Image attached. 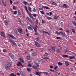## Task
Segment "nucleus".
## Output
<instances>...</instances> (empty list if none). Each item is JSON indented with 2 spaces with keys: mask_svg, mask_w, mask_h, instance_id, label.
Here are the masks:
<instances>
[{
  "mask_svg": "<svg viewBox=\"0 0 76 76\" xmlns=\"http://www.w3.org/2000/svg\"><path fill=\"white\" fill-rule=\"evenodd\" d=\"M42 73H43V74H45V75H48L49 74V73L48 72H42Z\"/></svg>",
  "mask_w": 76,
  "mask_h": 76,
  "instance_id": "20",
  "label": "nucleus"
},
{
  "mask_svg": "<svg viewBox=\"0 0 76 76\" xmlns=\"http://www.w3.org/2000/svg\"><path fill=\"white\" fill-rule=\"evenodd\" d=\"M27 70L28 71V72L31 71V69H29V68H27Z\"/></svg>",
  "mask_w": 76,
  "mask_h": 76,
  "instance_id": "40",
  "label": "nucleus"
},
{
  "mask_svg": "<svg viewBox=\"0 0 76 76\" xmlns=\"http://www.w3.org/2000/svg\"><path fill=\"white\" fill-rule=\"evenodd\" d=\"M60 33L61 34H63L64 33V32H63V31H60Z\"/></svg>",
  "mask_w": 76,
  "mask_h": 76,
  "instance_id": "60",
  "label": "nucleus"
},
{
  "mask_svg": "<svg viewBox=\"0 0 76 76\" xmlns=\"http://www.w3.org/2000/svg\"><path fill=\"white\" fill-rule=\"evenodd\" d=\"M17 13L18 15H21V13L20 12V10H18Z\"/></svg>",
  "mask_w": 76,
  "mask_h": 76,
  "instance_id": "21",
  "label": "nucleus"
},
{
  "mask_svg": "<svg viewBox=\"0 0 76 76\" xmlns=\"http://www.w3.org/2000/svg\"><path fill=\"white\" fill-rule=\"evenodd\" d=\"M51 47L53 51V52H56V50H55V47L53 46H51Z\"/></svg>",
  "mask_w": 76,
  "mask_h": 76,
  "instance_id": "11",
  "label": "nucleus"
},
{
  "mask_svg": "<svg viewBox=\"0 0 76 76\" xmlns=\"http://www.w3.org/2000/svg\"><path fill=\"white\" fill-rule=\"evenodd\" d=\"M3 52H4L5 53H6L7 52V51H6V49H4L3 50Z\"/></svg>",
  "mask_w": 76,
  "mask_h": 76,
  "instance_id": "43",
  "label": "nucleus"
},
{
  "mask_svg": "<svg viewBox=\"0 0 76 76\" xmlns=\"http://www.w3.org/2000/svg\"><path fill=\"white\" fill-rule=\"evenodd\" d=\"M70 70H71V71H73V69L72 68L70 69Z\"/></svg>",
  "mask_w": 76,
  "mask_h": 76,
  "instance_id": "61",
  "label": "nucleus"
},
{
  "mask_svg": "<svg viewBox=\"0 0 76 76\" xmlns=\"http://www.w3.org/2000/svg\"><path fill=\"white\" fill-rule=\"evenodd\" d=\"M73 23L74 24L75 26H76V22L75 21H73Z\"/></svg>",
  "mask_w": 76,
  "mask_h": 76,
  "instance_id": "34",
  "label": "nucleus"
},
{
  "mask_svg": "<svg viewBox=\"0 0 76 76\" xmlns=\"http://www.w3.org/2000/svg\"><path fill=\"white\" fill-rule=\"evenodd\" d=\"M46 34H48V35H50V33H48V32H46Z\"/></svg>",
  "mask_w": 76,
  "mask_h": 76,
  "instance_id": "57",
  "label": "nucleus"
},
{
  "mask_svg": "<svg viewBox=\"0 0 76 76\" xmlns=\"http://www.w3.org/2000/svg\"><path fill=\"white\" fill-rule=\"evenodd\" d=\"M37 15L36 14H33V16H34V17H35V18H36V17H37Z\"/></svg>",
  "mask_w": 76,
  "mask_h": 76,
  "instance_id": "38",
  "label": "nucleus"
},
{
  "mask_svg": "<svg viewBox=\"0 0 76 76\" xmlns=\"http://www.w3.org/2000/svg\"><path fill=\"white\" fill-rule=\"evenodd\" d=\"M72 31L73 33H75V32H76V31L74 30V29H72Z\"/></svg>",
  "mask_w": 76,
  "mask_h": 76,
  "instance_id": "33",
  "label": "nucleus"
},
{
  "mask_svg": "<svg viewBox=\"0 0 76 76\" xmlns=\"http://www.w3.org/2000/svg\"><path fill=\"white\" fill-rule=\"evenodd\" d=\"M18 31L20 34L22 33V30L21 28H19Z\"/></svg>",
  "mask_w": 76,
  "mask_h": 76,
  "instance_id": "15",
  "label": "nucleus"
},
{
  "mask_svg": "<svg viewBox=\"0 0 76 76\" xmlns=\"http://www.w3.org/2000/svg\"><path fill=\"white\" fill-rule=\"evenodd\" d=\"M36 75H39V73L37 72L36 73Z\"/></svg>",
  "mask_w": 76,
  "mask_h": 76,
  "instance_id": "39",
  "label": "nucleus"
},
{
  "mask_svg": "<svg viewBox=\"0 0 76 76\" xmlns=\"http://www.w3.org/2000/svg\"><path fill=\"white\" fill-rule=\"evenodd\" d=\"M13 9H14V10H15V9H16V7H15V6H13Z\"/></svg>",
  "mask_w": 76,
  "mask_h": 76,
  "instance_id": "49",
  "label": "nucleus"
},
{
  "mask_svg": "<svg viewBox=\"0 0 76 76\" xmlns=\"http://www.w3.org/2000/svg\"><path fill=\"white\" fill-rule=\"evenodd\" d=\"M62 57H65L66 58H68V56H67V55H63L62 56Z\"/></svg>",
  "mask_w": 76,
  "mask_h": 76,
  "instance_id": "24",
  "label": "nucleus"
},
{
  "mask_svg": "<svg viewBox=\"0 0 76 76\" xmlns=\"http://www.w3.org/2000/svg\"><path fill=\"white\" fill-rule=\"evenodd\" d=\"M57 66H55V67L54 68V69L55 70H56V69H57Z\"/></svg>",
  "mask_w": 76,
  "mask_h": 76,
  "instance_id": "56",
  "label": "nucleus"
},
{
  "mask_svg": "<svg viewBox=\"0 0 76 76\" xmlns=\"http://www.w3.org/2000/svg\"><path fill=\"white\" fill-rule=\"evenodd\" d=\"M32 68L34 69H37V66H33Z\"/></svg>",
  "mask_w": 76,
  "mask_h": 76,
  "instance_id": "26",
  "label": "nucleus"
},
{
  "mask_svg": "<svg viewBox=\"0 0 76 76\" xmlns=\"http://www.w3.org/2000/svg\"><path fill=\"white\" fill-rule=\"evenodd\" d=\"M10 75L11 76H16V75H15V74H14V73H11L10 74Z\"/></svg>",
  "mask_w": 76,
  "mask_h": 76,
  "instance_id": "31",
  "label": "nucleus"
},
{
  "mask_svg": "<svg viewBox=\"0 0 76 76\" xmlns=\"http://www.w3.org/2000/svg\"><path fill=\"white\" fill-rule=\"evenodd\" d=\"M19 61L21 63H24V61H23V59H22V58H20Z\"/></svg>",
  "mask_w": 76,
  "mask_h": 76,
  "instance_id": "13",
  "label": "nucleus"
},
{
  "mask_svg": "<svg viewBox=\"0 0 76 76\" xmlns=\"http://www.w3.org/2000/svg\"><path fill=\"white\" fill-rule=\"evenodd\" d=\"M2 3L4 6H6V1L5 0H2Z\"/></svg>",
  "mask_w": 76,
  "mask_h": 76,
  "instance_id": "8",
  "label": "nucleus"
},
{
  "mask_svg": "<svg viewBox=\"0 0 76 76\" xmlns=\"http://www.w3.org/2000/svg\"><path fill=\"white\" fill-rule=\"evenodd\" d=\"M10 4H12L13 3V2L11 0H10Z\"/></svg>",
  "mask_w": 76,
  "mask_h": 76,
  "instance_id": "55",
  "label": "nucleus"
},
{
  "mask_svg": "<svg viewBox=\"0 0 76 76\" xmlns=\"http://www.w3.org/2000/svg\"><path fill=\"white\" fill-rule=\"evenodd\" d=\"M62 7L64 8H66L67 7V5L66 4H64Z\"/></svg>",
  "mask_w": 76,
  "mask_h": 76,
  "instance_id": "16",
  "label": "nucleus"
},
{
  "mask_svg": "<svg viewBox=\"0 0 76 76\" xmlns=\"http://www.w3.org/2000/svg\"><path fill=\"white\" fill-rule=\"evenodd\" d=\"M69 57L70 59H72L73 58H75V56H69Z\"/></svg>",
  "mask_w": 76,
  "mask_h": 76,
  "instance_id": "27",
  "label": "nucleus"
},
{
  "mask_svg": "<svg viewBox=\"0 0 76 76\" xmlns=\"http://www.w3.org/2000/svg\"><path fill=\"white\" fill-rule=\"evenodd\" d=\"M42 23H45V21L44 20H42Z\"/></svg>",
  "mask_w": 76,
  "mask_h": 76,
  "instance_id": "51",
  "label": "nucleus"
},
{
  "mask_svg": "<svg viewBox=\"0 0 76 76\" xmlns=\"http://www.w3.org/2000/svg\"><path fill=\"white\" fill-rule=\"evenodd\" d=\"M15 33H17V30H15Z\"/></svg>",
  "mask_w": 76,
  "mask_h": 76,
  "instance_id": "62",
  "label": "nucleus"
},
{
  "mask_svg": "<svg viewBox=\"0 0 76 76\" xmlns=\"http://www.w3.org/2000/svg\"><path fill=\"white\" fill-rule=\"evenodd\" d=\"M9 23V21L7 20H6L4 21V23L5 25H7V24Z\"/></svg>",
  "mask_w": 76,
  "mask_h": 76,
  "instance_id": "17",
  "label": "nucleus"
},
{
  "mask_svg": "<svg viewBox=\"0 0 76 76\" xmlns=\"http://www.w3.org/2000/svg\"><path fill=\"white\" fill-rule=\"evenodd\" d=\"M1 37H3L4 38V37H5V34L3 32H1Z\"/></svg>",
  "mask_w": 76,
  "mask_h": 76,
  "instance_id": "12",
  "label": "nucleus"
},
{
  "mask_svg": "<svg viewBox=\"0 0 76 76\" xmlns=\"http://www.w3.org/2000/svg\"><path fill=\"white\" fill-rule=\"evenodd\" d=\"M33 29L36 33L37 32V27H34Z\"/></svg>",
  "mask_w": 76,
  "mask_h": 76,
  "instance_id": "14",
  "label": "nucleus"
},
{
  "mask_svg": "<svg viewBox=\"0 0 76 76\" xmlns=\"http://www.w3.org/2000/svg\"><path fill=\"white\" fill-rule=\"evenodd\" d=\"M35 45H36V46H37V47H40V45L38 44V42H37L35 41Z\"/></svg>",
  "mask_w": 76,
  "mask_h": 76,
  "instance_id": "9",
  "label": "nucleus"
},
{
  "mask_svg": "<svg viewBox=\"0 0 76 76\" xmlns=\"http://www.w3.org/2000/svg\"><path fill=\"white\" fill-rule=\"evenodd\" d=\"M56 38L57 39H61V37H57Z\"/></svg>",
  "mask_w": 76,
  "mask_h": 76,
  "instance_id": "50",
  "label": "nucleus"
},
{
  "mask_svg": "<svg viewBox=\"0 0 76 76\" xmlns=\"http://www.w3.org/2000/svg\"><path fill=\"white\" fill-rule=\"evenodd\" d=\"M17 75H18V76H20V74L19 73H17Z\"/></svg>",
  "mask_w": 76,
  "mask_h": 76,
  "instance_id": "63",
  "label": "nucleus"
},
{
  "mask_svg": "<svg viewBox=\"0 0 76 76\" xmlns=\"http://www.w3.org/2000/svg\"><path fill=\"white\" fill-rule=\"evenodd\" d=\"M63 25H64V24H63V22H61V26H63Z\"/></svg>",
  "mask_w": 76,
  "mask_h": 76,
  "instance_id": "45",
  "label": "nucleus"
},
{
  "mask_svg": "<svg viewBox=\"0 0 76 76\" xmlns=\"http://www.w3.org/2000/svg\"><path fill=\"white\" fill-rule=\"evenodd\" d=\"M28 9L30 12H32V8L30 7H28Z\"/></svg>",
  "mask_w": 76,
  "mask_h": 76,
  "instance_id": "19",
  "label": "nucleus"
},
{
  "mask_svg": "<svg viewBox=\"0 0 76 76\" xmlns=\"http://www.w3.org/2000/svg\"><path fill=\"white\" fill-rule=\"evenodd\" d=\"M36 24H38V20H36Z\"/></svg>",
  "mask_w": 76,
  "mask_h": 76,
  "instance_id": "64",
  "label": "nucleus"
},
{
  "mask_svg": "<svg viewBox=\"0 0 76 76\" xmlns=\"http://www.w3.org/2000/svg\"><path fill=\"white\" fill-rule=\"evenodd\" d=\"M23 3L25 5H26V4H28V3L27 2L24 1Z\"/></svg>",
  "mask_w": 76,
  "mask_h": 76,
  "instance_id": "36",
  "label": "nucleus"
},
{
  "mask_svg": "<svg viewBox=\"0 0 76 76\" xmlns=\"http://www.w3.org/2000/svg\"><path fill=\"white\" fill-rule=\"evenodd\" d=\"M45 6H42V8H43V9H45Z\"/></svg>",
  "mask_w": 76,
  "mask_h": 76,
  "instance_id": "52",
  "label": "nucleus"
},
{
  "mask_svg": "<svg viewBox=\"0 0 76 76\" xmlns=\"http://www.w3.org/2000/svg\"><path fill=\"white\" fill-rule=\"evenodd\" d=\"M45 8L46 9H49L50 8L47 7H45Z\"/></svg>",
  "mask_w": 76,
  "mask_h": 76,
  "instance_id": "53",
  "label": "nucleus"
},
{
  "mask_svg": "<svg viewBox=\"0 0 76 76\" xmlns=\"http://www.w3.org/2000/svg\"><path fill=\"white\" fill-rule=\"evenodd\" d=\"M9 41H10V42L11 43V44H13L14 45H16V43L14 42L12 40L10 39H9Z\"/></svg>",
  "mask_w": 76,
  "mask_h": 76,
  "instance_id": "4",
  "label": "nucleus"
},
{
  "mask_svg": "<svg viewBox=\"0 0 76 76\" xmlns=\"http://www.w3.org/2000/svg\"><path fill=\"white\" fill-rule=\"evenodd\" d=\"M25 10L27 12V13L29 15V16H30V17H31L32 16V14H31V13L29 11H28V8H27V7H26V6H25Z\"/></svg>",
  "mask_w": 76,
  "mask_h": 76,
  "instance_id": "2",
  "label": "nucleus"
},
{
  "mask_svg": "<svg viewBox=\"0 0 76 76\" xmlns=\"http://www.w3.org/2000/svg\"><path fill=\"white\" fill-rule=\"evenodd\" d=\"M27 28L29 30H32V29L33 28V26L32 25H30L29 26H28L27 27Z\"/></svg>",
  "mask_w": 76,
  "mask_h": 76,
  "instance_id": "5",
  "label": "nucleus"
},
{
  "mask_svg": "<svg viewBox=\"0 0 76 76\" xmlns=\"http://www.w3.org/2000/svg\"><path fill=\"white\" fill-rule=\"evenodd\" d=\"M41 39V38L39 37H37V39L38 40V39Z\"/></svg>",
  "mask_w": 76,
  "mask_h": 76,
  "instance_id": "41",
  "label": "nucleus"
},
{
  "mask_svg": "<svg viewBox=\"0 0 76 76\" xmlns=\"http://www.w3.org/2000/svg\"><path fill=\"white\" fill-rule=\"evenodd\" d=\"M32 11L34 12H37V10L35 9V8H34L32 9Z\"/></svg>",
  "mask_w": 76,
  "mask_h": 76,
  "instance_id": "28",
  "label": "nucleus"
},
{
  "mask_svg": "<svg viewBox=\"0 0 76 76\" xmlns=\"http://www.w3.org/2000/svg\"><path fill=\"white\" fill-rule=\"evenodd\" d=\"M53 19H56V20H57V17L56 16H55L53 18Z\"/></svg>",
  "mask_w": 76,
  "mask_h": 76,
  "instance_id": "35",
  "label": "nucleus"
},
{
  "mask_svg": "<svg viewBox=\"0 0 76 76\" xmlns=\"http://www.w3.org/2000/svg\"><path fill=\"white\" fill-rule=\"evenodd\" d=\"M47 19H52V18L51 17H47Z\"/></svg>",
  "mask_w": 76,
  "mask_h": 76,
  "instance_id": "44",
  "label": "nucleus"
},
{
  "mask_svg": "<svg viewBox=\"0 0 76 76\" xmlns=\"http://www.w3.org/2000/svg\"><path fill=\"white\" fill-rule=\"evenodd\" d=\"M57 53H60V50H59L58 49H57Z\"/></svg>",
  "mask_w": 76,
  "mask_h": 76,
  "instance_id": "42",
  "label": "nucleus"
},
{
  "mask_svg": "<svg viewBox=\"0 0 76 76\" xmlns=\"http://www.w3.org/2000/svg\"><path fill=\"white\" fill-rule=\"evenodd\" d=\"M36 55H37L36 53L34 52L32 53V56H36Z\"/></svg>",
  "mask_w": 76,
  "mask_h": 76,
  "instance_id": "23",
  "label": "nucleus"
},
{
  "mask_svg": "<svg viewBox=\"0 0 76 76\" xmlns=\"http://www.w3.org/2000/svg\"><path fill=\"white\" fill-rule=\"evenodd\" d=\"M28 67H32V66L30 64H28Z\"/></svg>",
  "mask_w": 76,
  "mask_h": 76,
  "instance_id": "48",
  "label": "nucleus"
},
{
  "mask_svg": "<svg viewBox=\"0 0 76 76\" xmlns=\"http://www.w3.org/2000/svg\"><path fill=\"white\" fill-rule=\"evenodd\" d=\"M49 15L50 16H51V15H52V12H50Z\"/></svg>",
  "mask_w": 76,
  "mask_h": 76,
  "instance_id": "54",
  "label": "nucleus"
},
{
  "mask_svg": "<svg viewBox=\"0 0 76 76\" xmlns=\"http://www.w3.org/2000/svg\"><path fill=\"white\" fill-rule=\"evenodd\" d=\"M65 64L66 66H69V63H68V62L66 61L65 62Z\"/></svg>",
  "mask_w": 76,
  "mask_h": 76,
  "instance_id": "30",
  "label": "nucleus"
},
{
  "mask_svg": "<svg viewBox=\"0 0 76 76\" xmlns=\"http://www.w3.org/2000/svg\"><path fill=\"white\" fill-rule=\"evenodd\" d=\"M27 59L28 60H29L31 59V57L29 56H26Z\"/></svg>",
  "mask_w": 76,
  "mask_h": 76,
  "instance_id": "18",
  "label": "nucleus"
},
{
  "mask_svg": "<svg viewBox=\"0 0 76 76\" xmlns=\"http://www.w3.org/2000/svg\"><path fill=\"white\" fill-rule=\"evenodd\" d=\"M50 69H53V67L51 65L50 66Z\"/></svg>",
  "mask_w": 76,
  "mask_h": 76,
  "instance_id": "58",
  "label": "nucleus"
},
{
  "mask_svg": "<svg viewBox=\"0 0 76 76\" xmlns=\"http://www.w3.org/2000/svg\"><path fill=\"white\" fill-rule=\"evenodd\" d=\"M27 19H28V20L29 21V22L31 23V24L32 25H34V22H33V21L29 18V17L27 16Z\"/></svg>",
  "mask_w": 76,
  "mask_h": 76,
  "instance_id": "3",
  "label": "nucleus"
},
{
  "mask_svg": "<svg viewBox=\"0 0 76 76\" xmlns=\"http://www.w3.org/2000/svg\"><path fill=\"white\" fill-rule=\"evenodd\" d=\"M58 64L59 66H60V65H62V64H63L60 62H58Z\"/></svg>",
  "mask_w": 76,
  "mask_h": 76,
  "instance_id": "29",
  "label": "nucleus"
},
{
  "mask_svg": "<svg viewBox=\"0 0 76 76\" xmlns=\"http://www.w3.org/2000/svg\"><path fill=\"white\" fill-rule=\"evenodd\" d=\"M18 63L17 64V66H21V67H23V65L21 63V62L19 61L18 62Z\"/></svg>",
  "mask_w": 76,
  "mask_h": 76,
  "instance_id": "7",
  "label": "nucleus"
},
{
  "mask_svg": "<svg viewBox=\"0 0 76 76\" xmlns=\"http://www.w3.org/2000/svg\"><path fill=\"white\" fill-rule=\"evenodd\" d=\"M40 13H42V14H43V15H44V12H42V11H40Z\"/></svg>",
  "mask_w": 76,
  "mask_h": 76,
  "instance_id": "46",
  "label": "nucleus"
},
{
  "mask_svg": "<svg viewBox=\"0 0 76 76\" xmlns=\"http://www.w3.org/2000/svg\"><path fill=\"white\" fill-rule=\"evenodd\" d=\"M52 4L53 5H54L55 6H57V4L55 3V2H51Z\"/></svg>",
  "mask_w": 76,
  "mask_h": 76,
  "instance_id": "22",
  "label": "nucleus"
},
{
  "mask_svg": "<svg viewBox=\"0 0 76 76\" xmlns=\"http://www.w3.org/2000/svg\"><path fill=\"white\" fill-rule=\"evenodd\" d=\"M55 34H56V35H60V32H57V31H56L55 32Z\"/></svg>",
  "mask_w": 76,
  "mask_h": 76,
  "instance_id": "25",
  "label": "nucleus"
},
{
  "mask_svg": "<svg viewBox=\"0 0 76 76\" xmlns=\"http://www.w3.org/2000/svg\"><path fill=\"white\" fill-rule=\"evenodd\" d=\"M14 15H16L17 14V11H15L14 12V13H12Z\"/></svg>",
  "mask_w": 76,
  "mask_h": 76,
  "instance_id": "32",
  "label": "nucleus"
},
{
  "mask_svg": "<svg viewBox=\"0 0 76 76\" xmlns=\"http://www.w3.org/2000/svg\"><path fill=\"white\" fill-rule=\"evenodd\" d=\"M8 35L9 36H10V37H11V38H12V39H16V38H15V37H14V36H13L12 35L10 34H9Z\"/></svg>",
  "mask_w": 76,
  "mask_h": 76,
  "instance_id": "10",
  "label": "nucleus"
},
{
  "mask_svg": "<svg viewBox=\"0 0 76 76\" xmlns=\"http://www.w3.org/2000/svg\"><path fill=\"white\" fill-rule=\"evenodd\" d=\"M42 32H43V33H44V34H46V32L47 31H44V30H42Z\"/></svg>",
  "mask_w": 76,
  "mask_h": 76,
  "instance_id": "37",
  "label": "nucleus"
},
{
  "mask_svg": "<svg viewBox=\"0 0 76 76\" xmlns=\"http://www.w3.org/2000/svg\"><path fill=\"white\" fill-rule=\"evenodd\" d=\"M62 35L63 36H66V34H65V33H64V34H62Z\"/></svg>",
  "mask_w": 76,
  "mask_h": 76,
  "instance_id": "59",
  "label": "nucleus"
},
{
  "mask_svg": "<svg viewBox=\"0 0 76 76\" xmlns=\"http://www.w3.org/2000/svg\"><path fill=\"white\" fill-rule=\"evenodd\" d=\"M9 56L12 59V60H13V59H14V55H13V54H12V53H9Z\"/></svg>",
  "mask_w": 76,
  "mask_h": 76,
  "instance_id": "6",
  "label": "nucleus"
},
{
  "mask_svg": "<svg viewBox=\"0 0 76 76\" xmlns=\"http://www.w3.org/2000/svg\"><path fill=\"white\" fill-rule=\"evenodd\" d=\"M66 32L67 33H69V29H67L66 30Z\"/></svg>",
  "mask_w": 76,
  "mask_h": 76,
  "instance_id": "47",
  "label": "nucleus"
},
{
  "mask_svg": "<svg viewBox=\"0 0 76 76\" xmlns=\"http://www.w3.org/2000/svg\"><path fill=\"white\" fill-rule=\"evenodd\" d=\"M11 66V64L10 63H8V64L5 65V68L7 70H10V69Z\"/></svg>",
  "mask_w": 76,
  "mask_h": 76,
  "instance_id": "1",
  "label": "nucleus"
}]
</instances>
